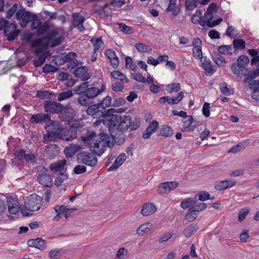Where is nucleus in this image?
Here are the masks:
<instances>
[{"instance_id": "9d476101", "label": "nucleus", "mask_w": 259, "mask_h": 259, "mask_svg": "<svg viewBox=\"0 0 259 259\" xmlns=\"http://www.w3.org/2000/svg\"><path fill=\"white\" fill-rule=\"evenodd\" d=\"M15 23H9L4 31L5 36H7L9 41H13L18 36L20 31L16 28Z\"/></svg>"}, {"instance_id": "864d4df0", "label": "nucleus", "mask_w": 259, "mask_h": 259, "mask_svg": "<svg viewBox=\"0 0 259 259\" xmlns=\"http://www.w3.org/2000/svg\"><path fill=\"white\" fill-rule=\"evenodd\" d=\"M112 76L116 80L118 81H124L126 80V77L122 73L118 70L114 71L111 73Z\"/></svg>"}, {"instance_id": "2eb2a0df", "label": "nucleus", "mask_w": 259, "mask_h": 259, "mask_svg": "<svg viewBox=\"0 0 259 259\" xmlns=\"http://www.w3.org/2000/svg\"><path fill=\"white\" fill-rule=\"evenodd\" d=\"M48 120H50V116L48 114L42 113L33 114L30 118V121L33 124L41 123Z\"/></svg>"}, {"instance_id": "de8ad7c7", "label": "nucleus", "mask_w": 259, "mask_h": 259, "mask_svg": "<svg viewBox=\"0 0 259 259\" xmlns=\"http://www.w3.org/2000/svg\"><path fill=\"white\" fill-rule=\"evenodd\" d=\"M202 12L201 10H196L195 13L192 17V22L194 24L198 23L200 25V22L202 21Z\"/></svg>"}, {"instance_id": "ddd939ff", "label": "nucleus", "mask_w": 259, "mask_h": 259, "mask_svg": "<svg viewBox=\"0 0 259 259\" xmlns=\"http://www.w3.org/2000/svg\"><path fill=\"white\" fill-rule=\"evenodd\" d=\"M111 130L110 132V135H111V140H113L114 145L117 144L118 145H122L125 140L126 135L124 133L125 131H120L119 130H115L114 131V135H113L114 132Z\"/></svg>"}, {"instance_id": "a211bd4d", "label": "nucleus", "mask_w": 259, "mask_h": 259, "mask_svg": "<svg viewBox=\"0 0 259 259\" xmlns=\"http://www.w3.org/2000/svg\"><path fill=\"white\" fill-rule=\"evenodd\" d=\"M105 55L109 58L111 65L114 68H117L119 66V59L115 52L112 49H108L106 51Z\"/></svg>"}, {"instance_id": "37998d69", "label": "nucleus", "mask_w": 259, "mask_h": 259, "mask_svg": "<svg viewBox=\"0 0 259 259\" xmlns=\"http://www.w3.org/2000/svg\"><path fill=\"white\" fill-rule=\"evenodd\" d=\"M165 102L168 103L169 104H178V96L176 97L175 98H171L168 96L161 97L159 100V103L163 104Z\"/></svg>"}, {"instance_id": "e2e57ef3", "label": "nucleus", "mask_w": 259, "mask_h": 259, "mask_svg": "<svg viewBox=\"0 0 259 259\" xmlns=\"http://www.w3.org/2000/svg\"><path fill=\"white\" fill-rule=\"evenodd\" d=\"M69 127L71 128V129H73L76 131L77 129L80 128L82 127V125L80 124L77 120H71L70 121H68Z\"/></svg>"}, {"instance_id": "4d7b16f0", "label": "nucleus", "mask_w": 259, "mask_h": 259, "mask_svg": "<svg viewBox=\"0 0 259 259\" xmlns=\"http://www.w3.org/2000/svg\"><path fill=\"white\" fill-rule=\"evenodd\" d=\"M159 127V123L156 120H153L150 122L149 125L146 128L152 134L156 132Z\"/></svg>"}, {"instance_id": "412c9836", "label": "nucleus", "mask_w": 259, "mask_h": 259, "mask_svg": "<svg viewBox=\"0 0 259 259\" xmlns=\"http://www.w3.org/2000/svg\"><path fill=\"white\" fill-rule=\"evenodd\" d=\"M156 210L157 208L154 204L147 203L143 205L141 212L143 216H148L154 213Z\"/></svg>"}, {"instance_id": "423d86ee", "label": "nucleus", "mask_w": 259, "mask_h": 259, "mask_svg": "<svg viewBox=\"0 0 259 259\" xmlns=\"http://www.w3.org/2000/svg\"><path fill=\"white\" fill-rule=\"evenodd\" d=\"M14 155L16 158L22 162L31 163L32 165L37 163V155L32 153L29 150L18 149L15 151Z\"/></svg>"}, {"instance_id": "c03bdc74", "label": "nucleus", "mask_w": 259, "mask_h": 259, "mask_svg": "<svg viewBox=\"0 0 259 259\" xmlns=\"http://www.w3.org/2000/svg\"><path fill=\"white\" fill-rule=\"evenodd\" d=\"M136 49L140 52L151 53L152 49L149 46L143 43H137L135 46Z\"/></svg>"}, {"instance_id": "603ef678", "label": "nucleus", "mask_w": 259, "mask_h": 259, "mask_svg": "<svg viewBox=\"0 0 259 259\" xmlns=\"http://www.w3.org/2000/svg\"><path fill=\"white\" fill-rule=\"evenodd\" d=\"M117 24L119 25V28L122 32L126 34H132L134 32L132 27L126 25L123 23H118Z\"/></svg>"}, {"instance_id": "1a4fd4ad", "label": "nucleus", "mask_w": 259, "mask_h": 259, "mask_svg": "<svg viewBox=\"0 0 259 259\" xmlns=\"http://www.w3.org/2000/svg\"><path fill=\"white\" fill-rule=\"evenodd\" d=\"M76 115L75 111L69 105L63 106V109L59 114V118L61 121H70Z\"/></svg>"}, {"instance_id": "a19ab883", "label": "nucleus", "mask_w": 259, "mask_h": 259, "mask_svg": "<svg viewBox=\"0 0 259 259\" xmlns=\"http://www.w3.org/2000/svg\"><path fill=\"white\" fill-rule=\"evenodd\" d=\"M232 47L229 45H223L219 46L218 48V51L220 54H227L232 55L233 54L232 51Z\"/></svg>"}, {"instance_id": "052dcab7", "label": "nucleus", "mask_w": 259, "mask_h": 259, "mask_svg": "<svg viewBox=\"0 0 259 259\" xmlns=\"http://www.w3.org/2000/svg\"><path fill=\"white\" fill-rule=\"evenodd\" d=\"M250 211L249 208H244L241 209L238 213V220L240 221H243L246 215L248 214Z\"/></svg>"}, {"instance_id": "f3484780", "label": "nucleus", "mask_w": 259, "mask_h": 259, "mask_svg": "<svg viewBox=\"0 0 259 259\" xmlns=\"http://www.w3.org/2000/svg\"><path fill=\"white\" fill-rule=\"evenodd\" d=\"M90 146V150L95 153L98 156H101L105 151L106 146L102 144L101 141H98L96 140V142L93 143Z\"/></svg>"}, {"instance_id": "0eeeda50", "label": "nucleus", "mask_w": 259, "mask_h": 259, "mask_svg": "<svg viewBox=\"0 0 259 259\" xmlns=\"http://www.w3.org/2000/svg\"><path fill=\"white\" fill-rule=\"evenodd\" d=\"M77 161L78 163L94 167L97 164V158L90 152L82 151L77 155Z\"/></svg>"}, {"instance_id": "79ce46f5", "label": "nucleus", "mask_w": 259, "mask_h": 259, "mask_svg": "<svg viewBox=\"0 0 259 259\" xmlns=\"http://www.w3.org/2000/svg\"><path fill=\"white\" fill-rule=\"evenodd\" d=\"M228 85L226 82H223L220 84V91L224 95L226 96H230L233 94L234 90L228 88Z\"/></svg>"}, {"instance_id": "c9c22d12", "label": "nucleus", "mask_w": 259, "mask_h": 259, "mask_svg": "<svg viewBox=\"0 0 259 259\" xmlns=\"http://www.w3.org/2000/svg\"><path fill=\"white\" fill-rule=\"evenodd\" d=\"M212 60L219 67L225 66L227 63L225 57L219 53L212 56Z\"/></svg>"}, {"instance_id": "c85d7f7f", "label": "nucleus", "mask_w": 259, "mask_h": 259, "mask_svg": "<svg viewBox=\"0 0 259 259\" xmlns=\"http://www.w3.org/2000/svg\"><path fill=\"white\" fill-rule=\"evenodd\" d=\"M152 226V224L150 222L143 224L139 227L137 233L140 236H143L144 234L147 233L151 230Z\"/></svg>"}, {"instance_id": "b1692460", "label": "nucleus", "mask_w": 259, "mask_h": 259, "mask_svg": "<svg viewBox=\"0 0 259 259\" xmlns=\"http://www.w3.org/2000/svg\"><path fill=\"white\" fill-rule=\"evenodd\" d=\"M7 205L9 212L13 214H16L20 208L17 202L12 197L7 200Z\"/></svg>"}, {"instance_id": "20e7f679", "label": "nucleus", "mask_w": 259, "mask_h": 259, "mask_svg": "<svg viewBox=\"0 0 259 259\" xmlns=\"http://www.w3.org/2000/svg\"><path fill=\"white\" fill-rule=\"evenodd\" d=\"M49 124L46 123L45 128L47 134L44 135L43 139L45 143L49 142H57L60 140L61 135V125L57 121L50 120Z\"/></svg>"}, {"instance_id": "0e129e2a", "label": "nucleus", "mask_w": 259, "mask_h": 259, "mask_svg": "<svg viewBox=\"0 0 259 259\" xmlns=\"http://www.w3.org/2000/svg\"><path fill=\"white\" fill-rule=\"evenodd\" d=\"M86 166L82 165H77L73 169L74 173L77 175L83 174L86 171Z\"/></svg>"}, {"instance_id": "f8f14e48", "label": "nucleus", "mask_w": 259, "mask_h": 259, "mask_svg": "<svg viewBox=\"0 0 259 259\" xmlns=\"http://www.w3.org/2000/svg\"><path fill=\"white\" fill-rule=\"evenodd\" d=\"M61 134L60 140L66 141H71L77 137V131L69 127L65 128L61 127Z\"/></svg>"}, {"instance_id": "5701e85b", "label": "nucleus", "mask_w": 259, "mask_h": 259, "mask_svg": "<svg viewBox=\"0 0 259 259\" xmlns=\"http://www.w3.org/2000/svg\"><path fill=\"white\" fill-rule=\"evenodd\" d=\"M248 87L252 91V98L256 101H259V82H250Z\"/></svg>"}, {"instance_id": "774afa93", "label": "nucleus", "mask_w": 259, "mask_h": 259, "mask_svg": "<svg viewBox=\"0 0 259 259\" xmlns=\"http://www.w3.org/2000/svg\"><path fill=\"white\" fill-rule=\"evenodd\" d=\"M123 82H114L112 84V90L114 92L122 91L123 88Z\"/></svg>"}, {"instance_id": "bb28decb", "label": "nucleus", "mask_w": 259, "mask_h": 259, "mask_svg": "<svg viewBox=\"0 0 259 259\" xmlns=\"http://www.w3.org/2000/svg\"><path fill=\"white\" fill-rule=\"evenodd\" d=\"M183 127L181 128L182 132L188 131L189 132H192L193 129L189 128V126L193 122V117L191 116H189V117L183 118L181 120Z\"/></svg>"}, {"instance_id": "3c124183", "label": "nucleus", "mask_w": 259, "mask_h": 259, "mask_svg": "<svg viewBox=\"0 0 259 259\" xmlns=\"http://www.w3.org/2000/svg\"><path fill=\"white\" fill-rule=\"evenodd\" d=\"M73 96V93L72 90H67L66 91L63 92L62 93H60L57 97V99L58 101H62L69 98L72 97Z\"/></svg>"}, {"instance_id": "7c9ffc66", "label": "nucleus", "mask_w": 259, "mask_h": 259, "mask_svg": "<svg viewBox=\"0 0 259 259\" xmlns=\"http://www.w3.org/2000/svg\"><path fill=\"white\" fill-rule=\"evenodd\" d=\"M91 42L93 45L94 52H101L102 48L104 45V42L101 37L93 38L91 39Z\"/></svg>"}, {"instance_id": "f704fd0d", "label": "nucleus", "mask_w": 259, "mask_h": 259, "mask_svg": "<svg viewBox=\"0 0 259 259\" xmlns=\"http://www.w3.org/2000/svg\"><path fill=\"white\" fill-rule=\"evenodd\" d=\"M199 215L198 211L192 206L190 207L186 214L185 219L189 222H192L197 218Z\"/></svg>"}, {"instance_id": "4c0bfd02", "label": "nucleus", "mask_w": 259, "mask_h": 259, "mask_svg": "<svg viewBox=\"0 0 259 259\" xmlns=\"http://www.w3.org/2000/svg\"><path fill=\"white\" fill-rule=\"evenodd\" d=\"M173 131L172 128L168 125H163L160 130V135L168 137L172 136Z\"/></svg>"}, {"instance_id": "69168bd1", "label": "nucleus", "mask_w": 259, "mask_h": 259, "mask_svg": "<svg viewBox=\"0 0 259 259\" xmlns=\"http://www.w3.org/2000/svg\"><path fill=\"white\" fill-rule=\"evenodd\" d=\"M18 9L17 4H15L13 5L12 7L7 11V15L6 16V18L9 19H10L14 14L16 12Z\"/></svg>"}, {"instance_id": "2f4dec72", "label": "nucleus", "mask_w": 259, "mask_h": 259, "mask_svg": "<svg viewBox=\"0 0 259 259\" xmlns=\"http://www.w3.org/2000/svg\"><path fill=\"white\" fill-rule=\"evenodd\" d=\"M197 195H195L193 198L185 199L181 202V206L184 209L187 208L194 205L197 202Z\"/></svg>"}, {"instance_id": "4468645a", "label": "nucleus", "mask_w": 259, "mask_h": 259, "mask_svg": "<svg viewBox=\"0 0 259 259\" xmlns=\"http://www.w3.org/2000/svg\"><path fill=\"white\" fill-rule=\"evenodd\" d=\"M236 184V182L234 180L228 179L220 181L218 183L215 185L214 188L218 191H222L231 188L235 186Z\"/></svg>"}, {"instance_id": "5fc2aeb1", "label": "nucleus", "mask_w": 259, "mask_h": 259, "mask_svg": "<svg viewBox=\"0 0 259 259\" xmlns=\"http://www.w3.org/2000/svg\"><path fill=\"white\" fill-rule=\"evenodd\" d=\"M32 21L31 28L32 29H37L40 25L41 22L40 19L36 15L32 13L31 20Z\"/></svg>"}, {"instance_id": "72a5a7b5", "label": "nucleus", "mask_w": 259, "mask_h": 259, "mask_svg": "<svg viewBox=\"0 0 259 259\" xmlns=\"http://www.w3.org/2000/svg\"><path fill=\"white\" fill-rule=\"evenodd\" d=\"M36 97L40 99H51L53 97H55L56 96L54 93L48 91L39 90L37 91Z\"/></svg>"}, {"instance_id": "4be33fe9", "label": "nucleus", "mask_w": 259, "mask_h": 259, "mask_svg": "<svg viewBox=\"0 0 259 259\" xmlns=\"http://www.w3.org/2000/svg\"><path fill=\"white\" fill-rule=\"evenodd\" d=\"M81 149L79 145L70 144L64 149V153L67 158L72 157L77 151Z\"/></svg>"}, {"instance_id": "338daca9", "label": "nucleus", "mask_w": 259, "mask_h": 259, "mask_svg": "<svg viewBox=\"0 0 259 259\" xmlns=\"http://www.w3.org/2000/svg\"><path fill=\"white\" fill-rule=\"evenodd\" d=\"M199 197L198 199L200 201H204L209 199L210 194L206 191H200L198 194H196Z\"/></svg>"}, {"instance_id": "09e8293b", "label": "nucleus", "mask_w": 259, "mask_h": 259, "mask_svg": "<svg viewBox=\"0 0 259 259\" xmlns=\"http://www.w3.org/2000/svg\"><path fill=\"white\" fill-rule=\"evenodd\" d=\"M177 1V0H170L169 5L167 8V11L172 12V14L174 16H176L178 14L176 9Z\"/></svg>"}, {"instance_id": "473e14b6", "label": "nucleus", "mask_w": 259, "mask_h": 259, "mask_svg": "<svg viewBox=\"0 0 259 259\" xmlns=\"http://www.w3.org/2000/svg\"><path fill=\"white\" fill-rule=\"evenodd\" d=\"M213 18V13L206 11L202 18V21L200 23L201 26H207L210 24Z\"/></svg>"}, {"instance_id": "39448f33", "label": "nucleus", "mask_w": 259, "mask_h": 259, "mask_svg": "<svg viewBox=\"0 0 259 259\" xmlns=\"http://www.w3.org/2000/svg\"><path fill=\"white\" fill-rule=\"evenodd\" d=\"M42 202L41 197L37 195H30L25 200L24 207L21 210L22 214L24 217L31 215V212L37 211L41 208Z\"/></svg>"}, {"instance_id": "aec40b11", "label": "nucleus", "mask_w": 259, "mask_h": 259, "mask_svg": "<svg viewBox=\"0 0 259 259\" xmlns=\"http://www.w3.org/2000/svg\"><path fill=\"white\" fill-rule=\"evenodd\" d=\"M125 159V154L124 153H121L117 156L114 162L108 168L107 171H110L117 169L122 164L124 163Z\"/></svg>"}, {"instance_id": "e433bc0d", "label": "nucleus", "mask_w": 259, "mask_h": 259, "mask_svg": "<svg viewBox=\"0 0 259 259\" xmlns=\"http://www.w3.org/2000/svg\"><path fill=\"white\" fill-rule=\"evenodd\" d=\"M198 229V227L196 224H191L190 226L187 227L183 231V234L184 235L188 238L190 237L194 232Z\"/></svg>"}, {"instance_id": "f03ea898", "label": "nucleus", "mask_w": 259, "mask_h": 259, "mask_svg": "<svg viewBox=\"0 0 259 259\" xmlns=\"http://www.w3.org/2000/svg\"><path fill=\"white\" fill-rule=\"evenodd\" d=\"M108 120L110 121V125L108 126L109 132H111L112 129L126 131L129 128L131 131H136L141 125V120L139 118H135L132 120L130 115L111 113Z\"/></svg>"}, {"instance_id": "8fccbe9b", "label": "nucleus", "mask_w": 259, "mask_h": 259, "mask_svg": "<svg viewBox=\"0 0 259 259\" xmlns=\"http://www.w3.org/2000/svg\"><path fill=\"white\" fill-rule=\"evenodd\" d=\"M112 98L111 97L107 96L104 98L102 100L99 102V104L101 105L102 107L105 108V110H107L106 108L109 107L112 105Z\"/></svg>"}, {"instance_id": "dca6fc26", "label": "nucleus", "mask_w": 259, "mask_h": 259, "mask_svg": "<svg viewBox=\"0 0 259 259\" xmlns=\"http://www.w3.org/2000/svg\"><path fill=\"white\" fill-rule=\"evenodd\" d=\"M88 70V67L86 66L79 67L74 70V74L75 76L81 78L82 81H87L90 78Z\"/></svg>"}, {"instance_id": "9b49d317", "label": "nucleus", "mask_w": 259, "mask_h": 259, "mask_svg": "<svg viewBox=\"0 0 259 259\" xmlns=\"http://www.w3.org/2000/svg\"><path fill=\"white\" fill-rule=\"evenodd\" d=\"M32 13L26 12L25 9L21 8L16 11V19L18 20H22L21 26L25 27L27 23L30 21Z\"/></svg>"}, {"instance_id": "393cba45", "label": "nucleus", "mask_w": 259, "mask_h": 259, "mask_svg": "<svg viewBox=\"0 0 259 259\" xmlns=\"http://www.w3.org/2000/svg\"><path fill=\"white\" fill-rule=\"evenodd\" d=\"M66 163V160L65 159L58 160L56 162L51 164L50 168L51 171L60 172L64 170Z\"/></svg>"}, {"instance_id": "7ed1b4c3", "label": "nucleus", "mask_w": 259, "mask_h": 259, "mask_svg": "<svg viewBox=\"0 0 259 259\" xmlns=\"http://www.w3.org/2000/svg\"><path fill=\"white\" fill-rule=\"evenodd\" d=\"M237 63H233L231 66L232 72L238 77L244 76L243 81H252L259 75V67L254 71H248L246 66L249 62L248 57L244 55L239 56Z\"/></svg>"}, {"instance_id": "ea45409f", "label": "nucleus", "mask_w": 259, "mask_h": 259, "mask_svg": "<svg viewBox=\"0 0 259 259\" xmlns=\"http://www.w3.org/2000/svg\"><path fill=\"white\" fill-rule=\"evenodd\" d=\"M72 17L73 18L72 25L73 26L83 23L85 21L84 17L80 15V14L78 13L73 14Z\"/></svg>"}, {"instance_id": "c756f323", "label": "nucleus", "mask_w": 259, "mask_h": 259, "mask_svg": "<svg viewBox=\"0 0 259 259\" xmlns=\"http://www.w3.org/2000/svg\"><path fill=\"white\" fill-rule=\"evenodd\" d=\"M77 56L76 53L71 52L68 53H63L60 54L58 56V57L61 58L63 62H68L75 60Z\"/></svg>"}, {"instance_id": "f257e3e1", "label": "nucleus", "mask_w": 259, "mask_h": 259, "mask_svg": "<svg viewBox=\"0 0 259 259\" xmlns=\"http://www.w3.org/2000/svg\"><path fill=\"white\" fill-rule=\"evenodd\" d=\"M88 83L89 82H82L73 88L74 93L79 95L77 98L78 103L82 106H88L86 110L88 115L92 116L94 118L103 117L108 120L111 111L115 110L114 108L105 110V108L102 107L99 103L90 105L93 103L94 98L105 91V84H102L99 89L95 87H90L88 84Z\"/></svg>"}, {"instance_id": "6e6d98bb", "label": "nucleus", "mask_w": 259, "mask_h": 259, "mask_svg": "<svg viewBox=\"0 0 259 259\" xmlns=\"http://www.w3.org/2000/svg\"><path fill=\"white\" fill-rule=\"evenodd\" d=\"M36 244V248L40 250H44L46 248V242L41 238H37L33 241Z\"/></svg>"}, {"instance_id": "bf43d9fd", "label": "nucleus", "mask_w": 259, "mask_h": 259, "mask_svg": "<svg viewBox=\"0 0 259 259\" xmlns=\"http://www.w3.org/2000/svg\"><path fill=\"white\" fill-rule=\"evenodd\" d=\"M225 34L230 38H234L237 36V33L235 31L234 27L229 26L226 30Z\"/></svg>"}, {"instance_id": "cd10ccee", "label": "nucleus", "mask_w": 259, "mask_h": 259, "mask_svg": "<svg viewBox=\"0 0 259 259\" xmlns=\"http://www.w3.org/2000/svg\"><path fill=\"white\" fill-rule=\"evenodd\" d=\"M37 180L39 183L45 187H50L52 185V180L49 174L37 176Z\"/></svg>"}, {"instance_id": "6ab92c4d", "label": "nucleus", "mask_w": 259, "mask_h": 259, "mask_svg": "<svg viewBox=\"0 0 259 259\" xmlns=\"http://www.w3.org/2000/svg\"><path fill=\"white\" fill-rule=\"evenodd\" d=\"M100 140L98 141H101L102 144H104L106 146H107L109 148H112L114 146V143L113 140H111V135L110 136L107 134L105 133H101L99 135Z\"/></svg>"}, {"instance_id": "49530a36", "label": "nucleus", "mask_w": 259, "mask_h": 259, "mask_svg": "<svg viewBox=\"0 0 259 259\" xmlns=\"http://www.w3.org/2000/svg\"><path fill=\"white\" fill-rule=\"evenodd\" d=\"M233 48L235 50H243L245 48V42L242 39L236 38L233 41Z\"/></svg>"}, {"instance_id": "58836bf2", "label": "nucleus", "mask_w": 259, "mask_h": 259, "mask_svg": "<svg viewBox=\"0 0 259 259\" xmlns=\"http://www.w3.org/2000/svg\"><path fill=\"white\" fill-rule=\"evenodd\" d=\"M68 178V176L66 172H60L54 181V184L58 187Z\"/></svg>"}, {"instance_id": "13d9d810", "label": "nucleus", "mask_w": 259, "mask_h": 259, "mask_svg": "<svg viewBox=\"0 0 259 259\" xmlns=\"http://www.w3.org/2000/svg\"><path fill=\"white\" fill-rule=\"evenodd\" d=\"M158 192L160 194H164L169 193L168 187L166 186V183H162L159 185Z\"/></svg>"}, {"instance_id": "a18cd8bd", "label": "nucleus", "mask_w": 259, "mask_h": 259, "mask_svg": "<svg viewBox=\"0 0 259 259\" xmlns=\"http://www.w3.org/2000/svg\"><path fill=\"white\" fill-rule=\"evenodd\" d=\"M199 0H185V6L187 10L192 11L198 6Z\"/></svg>"}, {"instance_id": "680f3d73", "label": "nucleus", "mask_w": 259, "mask_h": 259, "mask_svg": "<svg viewBox=\"0 0 259 259\" xmlns=\"http://www.w3.org/2000/svg\"><path fill=\"white\" fill-rule=\"evenodd\" d=\"M193 57L196 59H200L203 56L202 55V48H193Z\"/></svg>"}, {"instance_id": "a878e982", "label": "nucleus", "mask_w": 259, "mask_h": 259, "mask_svg": "<svg viewBox=\"0 0 259 259\" xmlns=\"http://www.w3.org/2000/svg\"><path fill=\"white\" fill-rule=\"evenodd\" d=\"M96 135L94 131H88L87 134L81 136V139L84 144H87L89 145L92 144V141L95 140Z\"/></svg>"}, {"instance_id": "6e6552de", "label": "nucleus", "mask_w": 259, "mask_h": 259, "mask_svg": "<svg viewBox=\"0 0 259 259\" xmlns=\"http://www.w3.org/2000/svg\"><path fill=\"white\" fill-rule=\"evenodd\" d=\"M43 105L45 111L52 114H59L63 107L61 103L52 101H45Z\"/></svg>"}]
</instances>
